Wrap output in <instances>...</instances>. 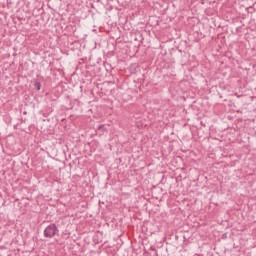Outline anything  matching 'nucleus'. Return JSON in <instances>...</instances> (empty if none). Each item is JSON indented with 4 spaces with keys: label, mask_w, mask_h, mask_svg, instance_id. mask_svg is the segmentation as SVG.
<instances>
[{
    "label": "nucleus",
    "mask_w": 256,
    "mask_h": 256,
    "mask_svg": "<svg viewBox=\"0 0 256 256\" xmlns=\"http://www.w3.org/2000/svg\"><path fill=\"white\" fill-rule=\"evenodd\" d=\"M58 229L55 224H50L48 227L44 230V237H47L48 239H52V237H55V234L57 233Z\"/></svg>",
    "instance_id": "nucleus-1"
},
{
    "label": "nucleus",
    "mask_w": 256,
    "mask_h": 256,
    "mask_svg": "<svg viewBox=\"0 0 256 256\" xmlns=\"http://www.w3.org/2000/svg\"><path fill=\"white\" fill-rule=\"evenodd\" d=\"M105 128V126H103V125H101V126H99V131H101V129H104Z\"/></svg>",
    "instance_id": "nucleus-2"
},
{
    "label": "nucleus",
    "mask_w": 256,
    "mask_h": 256,
    "mask_svg": "<svg viewBox=\"0 0 256 256\" xmlns=\"http://www.w3.org/2000/svg\"><path fill=\"white\" fill-rule=\"evenodd\" d=\"M41 89L39 86H38V90Z\"/></svg>",
    "instance_id": "nucleus-3"
}]
</instances>
